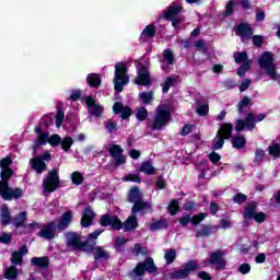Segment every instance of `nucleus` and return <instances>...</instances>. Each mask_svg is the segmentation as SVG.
Returning a JSON list of instances; mask_svg holds the SVG:
<instances>
[{
	"mask_svg": "<svg viewBox=\"0 0 280 280\" xmlns=\"http://www.w3.org/2000/svg\"><path fill=\"white\" fill-rule=\"evenodd\" d=\"M27 253V245H23L19 250H15L11 254V264H13L14 266H22L23 257H25Z\"/></svg>",
	"mask_w": 280,
	"mask_h": 280,
	"instance_id": "obj_22",
	"label": "nucleus"
},
{
	"mask_svg": "<svg viewBox=\"0 0 280 280\" xmlns=\"http://www.w3.org/2000/svg\"><path fill=\"white\" fill-rule=\"evenodd\" d=\"M35 132L38 135L37 139L35 140V144L33 147L34 152H36L39 145H45L49 143L52 147L59 145L61 143L60 136L52 135L49 137V132H43L40 126L35 128Z\"/></svg>",
	"mask_w": 280,
	"mask_h": 280,
	"instance_id": "obj_4",
	"label": "nucleus"
},
{
	"mask_svg": "<svg viewBox=\"0 0 280 280\" xmlns=\"http://www.w3.org/2000/svg\"><path fill=\"white\" fill-rule=\"evenodd\" d=\"M208 235H211V228L209 225L203 226L196 233V237H208Z\"/></svg>",
	"mask_w": 280,
	"mask_h": 280,
	"instance_id": "obj_50",
	"label": "nucleus"
},
{
	"mask_svg": "<svg viewBox=\"0 0 280 280\" xmlns=\"http://www.w3.org/2000/svg\"><path fill=\"white\" fill-rule=\"evenodd\" d=\"M126 242H128V241L125 237L117 236L115 240L116 248H121V246H124V244H126Z\"/></svg>",
	"mask_w": 280,
	"mask_h": 280,
	"instance_id": "obj_64",
	"label": "nucleus"
},
{
	"mask_svg": "<svg viewBox=\"0 0 280 280\" xmlns=\"http://www.w3.org/2000/svg\"><path fill=\"white\" fill-rule=\"evenodd\" d=\"M13 174L14 172L12 168H4L0 174V196L3 198V200L19 199L21 196H23V190L21 188L12 189L8 184V180L12 178Z\"/></svg>",
	"mask_w": 280,
	"mask_h": 280,
	"instance_id": "obj_1",
	"label": "nucleus"
},
{
	"mask_svg": "<svg viewBox=\"0 0 280 280\" xmlns=\"http://www.w3.org/2000/svg\"><path fill=\"white\" fill-rule=\"evenodd\" d=\"M178 84V77H168L163 84V93H168L172 86Z\"/></svg>",
	"mask_w": 280,
	"mask_h": 280,
	"instance_id": "obj_36",
	"label": "nucleus"
},
{
	"mask_svg": "<svg viewBox=\"0 0 280 280\" xmlns=\"http://www.w3.org/2000/svg\"><path fill=\"white\" fill-rule=\"evenodd\" d=\"M198 270V264L196 261H189L178 270H175L171 273V279H187L189 272Z\"/></svg>",
	"mask_w": 280,
	"mask_h": 280,
	"instance_id": "obj_11",
	"label": "nucleus"
},
{
	"mask_svg": "<svg viewBox=\"0 0 280 280\" xmlns=\"http://www.w3.org/2000/svg\"><path fill=\"white\" fill-rule=\"evenodd\" d=\"M73 222V212L67 211L61 214L59 222L56 224L58 231H67L69 225Z\"/></svg>",
	"mask_w": 280,
	"mask_h": 280,
	"instance_id": "obj_21",
	"label": "nucleus"
},
{
	"mask_svg": "<svg viewBox=\"0 0 280 280\" xmlns=\"http://www.w3.org/2000/svg\"><path fill=\"white\" fill-rule=\"evenodd\" d=\"M66 244L70 250H82V242L80 235L75 232H68L65 234Z\"/></svg>",
	"mask_w": 280,
	"mask_h": 280,
	"instance_id": "obj_14",
	"label": "nucleus"
},
{
	"mask_svg": "<svg viewBox=\"0 0 280 280\" xmlns=\"http://www.w3.org/2000/svg\"><path fill=\"white\" fill-rule=\"evenodd\" d=\"M138 228L139 222L137 221V213H132L127 218V220L124 223H121V229H124V231L126 232L135 231Z\"/></svg>",
	"mask_w": 280,
	"mask_h": 280,
	"instance_id": "obj_26",
	"label": "nucleus"
},
{
	"mask_svg": "<svg viewBox=\"0 0 280 280\" xmlns=\"http://www.w3.org/2000/svg\"><path fill=\"white\" fill-rule=\"evenodd\" d=\"M129 202H133V207L131 209V213H139L141 211L142 213H145V211H150L152 209V206L150 203L143 201V195L141 194V190L139 188L133 187L129 191Z\"/></svg>",
	"mask_w": 280,
	"mask_h": 280,
	"instance_id": "obj_3",
	"label": "nucleus"
},
{
	"mask_svg": "<svg viewBox=\"0 0 280 280\" xmlns=\"http://www.w3.org/2000/svg\"><path fill=\"white\" fill-rule=\"evenodd\" d=\"M108 152L113 159H116V165H124L126 163V156H124V149L118 144H113Z\"/></svg>",
	"mask_w": 280,
	"mask_h": 280,
	"instance_id": "obj_18",
	"label": "nucleus"
},
{
	"mask_svg": "<svg viewBox=\"0 0 280 280\" xmlns=\"http://www.w3.org/2000/svg\"><path fill=\"white\" fill-rule=\"evenodd\" d=\"M31 261L33 266H38L39 268H47L49 266L48 257H33Z\"/></svg>",
	"mask_w": 280,
	"mask_h": 280,
	"instance_id": "obj_37",
	"label": "nucleus"
},
{
	"mask_svg": "<svg viewBox=\"0 0 280 280\" xmlns=\"http://www.w3.org/2000/svg\"><path fill=\"white\" fill-rule=\"evenodd\" d=\"M136 117L138 121H145L148 119V109L145 107H138L136 109Z\"/></svg>",
	"mask_w": 280,
	"mask_h": 280,
	"instance_id": "obj_43",
	"label": "nucleus"
},
{
	"mask_svg": "<svg viewBox=\"0 0 280 280\" xmlns=\"http://www.w3.org/2000/svg\"><path fill=\"white\" fill-rule=\"evenodd\" d=\"M19 275H21V270L19 268H16V266H14V265L10 266L4 271V277L8 280H15L19 277Z\"/></svg>",
	"mask_w": 280,
	"mask_h": 280,
	"instance_id": "obj_31",
	"label": "nucleus"
},
{
	"mask_svg": "<svg viewBox=\"0 0 280 280\" xmlns=\"http://www.w3.org/2000/svg\"><path fill=\"white\" fill-rule=\"evenodd\" d=\"M85 104L89 106V113L95 117H100L104 113V107L100 103L95 102L93 97L88 96L85 98Z\"/></svg>",
	"mask_w": 280,
	"mask_h": 280,
	"instance_id": "obj_19",
	"label": "nucleus"
},
{
	"mask_svg": "<svg viewBox=\"0 0 280 280\" xmlns=\"http://www.w3.org/2000/svg\"><path fill=\"white\" fill-rule=\"evenodd\" d=\"M126 65L122 62H118L115 66V77H114V89L117 93H121L124 91V86L128 84L129 78L126 74Z\"/></svg>",
	"mask_w": 280,
	"mask_h": 280,
	"instance_id": "obj_6",
	"label": "nucleus"
},
{
	"mask_svg": "<svg viewBox=\"0 0 280 280\" xmlns=\"http://www.w3.org/2000/svg\"><path fill=\"white\" fill-rule=\"evenodd\" d=\"M0 220L3 226H8L12 220V215L10 214V208L8 206H2L0 211Z\"/></svg>",
	"mask_w": 280,
	"mask_h": 280,
	"instance_id": "obj_28",
	"label": "nucleus"
},
{
	"mask_svg": "<svg viewBox=\"0 0 280 280\" xmlns=\"http://www.w3.org/2000/svg\"><path fill=\"white\" fill-rule=\"evenodd\" d=\"M244 218L245 220H255V222L266 221V214L257 212V203L255 202H250L245 207Z\"/></svg>",
	"mask_w": 280,
	"mask_h": 280,
	"instance_id": "obj_10",
	"label": "nucleus"
},
{
	"mask_svg": "<svg viewBox=\"0 0 280 280\" xmlns=\"http://www.w3.org/2000/svg\"><path fill=\"white\" fill-rule=\"evenodd\" d=\"M268 152L271 156H275V159H279L280 156V144L273 143L268 147Z\"/></svg>",
	"mask_w": 280,
	"mask_h": 280,
	"instance_id": "obj_45",
	"label": "nucleus"
},
{
	"mask_svg": "<svg viewBox=\"0 0 280 280\" xmlns=\"http://www.w3.org/2000/svg\"><path fill=\"white\" fill-rule=\"evenodd\" d=\"M266 159V152L261 149H257L255 152V163H261Z\"/></svg>",
	"mask_w": 280,
	"mask_h": 280,
	"instance_id": "obj_56",
	"label": "nucleus"
},
{
	"mask_svg": "<svg viewBox=\"0 0 280 280\" xmlns=\"http://www.w3.org/2000/svg\"><path fill=\"white\" fill-rule=\"evenodd\" d=\"M92 253L94 255V259H108V257H110V254H108V252L102 246L95 247Z\"/></svg>",
	"mask_w": 280,
	"mask_h": 280,
	"instance_id": "obj_34",
	"label": "nucleus"
},
{
	"mask_svg": "<svg viewBox=\"0 0 280 280\" xmlns=\"http://www.w3.org/2000/svg\"><path fill=\"white\" fill-rule=\"evenodd\" d=\"M265 119H266V114H259L256 118L255 114L249 113L245 120H242V119L236 120L235 130L236 132H242L245 129L253 130L257 121H264Z\"/></svg>",
	"mask_w": 280,
	"mask_h": 280,
	"instance_id": "obj_9",
	"label": "nucleus"
},
{
	"mask_svg": "<svg viewBox=\"0 0 280 280\" xmlns=\"http://www.w3.org/2000/svg\"><path fill=\"white\" fill-rule=\"evenodd\" d=\"M171 115L172 114H170V110H167L165 105H159L155 109L153 119L147 121L148 128L151 130H161L165 128L170 122Z\"/></svg>",
	"mask_w": 280,
	"mask_h": 280,
	"instance_id": "obj_2",
	"label": "nucleus"
},
{
	"mask_svg": "<svg viewBox=\"0 0 280 280\" xmlns=\"http://www.w3.org/2000/svg\"><path fill=\"white\" fill-rule=\"evenodd\" d=\"M248 104H250V98H248V96L243 97V100L238 104L240 115H242V113H244V108H247Z\"/></svg>",
	"mask_w": 280,
	"mask_h": 280,
	"instance_id": "obj_52",
	"label": "nucleus"
},
{
	"mask_svg": "<svg viewBox=\"0 0 280 280\" xmlns=\"http://www.w3.org/2000/svg\"><path fill=\"white\" fill-rule=\"evenodd\" d=\"M163 58H164V62H166V65H174V54L172 52V50L170 49H165L163 52Z\"/></svg>",
	"mask_w": 280,
	"mask_h": 280,
	"instance_id": "obj_47",
	"label": "nucleus"
},
{
	"mask_svg": "<svg viewBox=\"0 0 280 280\" xmlns=\"http://www.w3.org/2000/svg\"><path fill=\"white\" fill-rule=\"evenodd\" d=\"M145 275V267H143V261L138 262L133 269V277L142 278Z\"/></svg>",
	"mask_w": 280,
	"mask_h": 280,
	"instance_id": "obj_46",
	"label": "nucleus"
},
{
	"mask_svg": "<svg viewBox=\"0 0 280 280\" xmlns=\"http://www.w3.org/2000/svg\"><path fill=\"white\" fill-rule=\"evenodd\" d=\"M142 264L147 272H156V265H154V259H152V257H148L144 261H142Z\"/></svg>",
	"mask_w": 280,
	"mask_h": 280,
	"instance_id": "obj_39",
	"label": "nucleus"
},
{
	"mask_svg": "<svg viewBox=\"0 0 280 280\" xmlns=\"http://www.w3.org/2000/svg\"><path fill=\"white\" fill-rule=\"evenodd\" d=\"M86 82L90 86L97 89V86H102V77L97 73H90L86 77Z\"/></svg>",
	"mask_w": 280,
	"mask_h": 280,
	"instance_id": "obj_30",
	"label": "nucleus"
},
{
	"mask_svg": "<svg viewBox=\"0 0 280 280\" xmlns=\"http://www.w3.org/2000/svg\"><path fill=\"white\" fill-rule=\"evenodd\" d=\"M56 222H49L38 233L39 237H44V240H54L56 237Z\"/></svg>",
	"mask_w": 280,
	"mask_h": 280,
	"instance_id": "obj_20",
	"label": "nucleus"
},
{
	"mask_svg": "<svg viewBox=\"0 0 280 280\" xmlns=\"http://www.w3.org/2000/svg\"><path fill=\"white\" fill-rule=\"evenodd\" d=\"M10 165H12V159L10 156H7L0 161V167L2 170H9L8 167H10Z\"/></svg>",
	"mask_w": 280,
	"mask_h": 280,
	"instance_id": "obj_59",
	"label": "nucleus"
},
{
	"mask_svg": "<svg viewBox=\"0 0 280 280\" xmlns=\"http://www.w3.org/2000/svg\"><path fill=\"white\" fill-rule=\"evenodd\" d=\"M261 69H265L271 80H277V68L275 66V56L270 51H265L258 60Z\"/></svg>",
	"mask_w": 280,
	"mask_h": 280,
	"instance_id": "obj_7",
	"label": "nucleus"
},
{
	"mask_svg": "<svg viewBox=\"0 0 280 280\" xmlns=\"http://www.w3.org/2000/svg\"><path fill=\"white\" fill-rule=\"evenodd\" d=\"M155 34H156V28L154 27V25L153 24H151V25H148L144 30H143V32H142V34H141V40H148V39H150V38H154V36H155Z\"/></svg>",
	"mask_w": 280,
	"mask_h": 280,
	"instance_id": "obj_32",
	"label": "nucleus"
},
{
	"mask_svg": "<svg viewBox=\"0 0 280 280\" xmlns=\"http://www.w3.org/2000/svg\"><path fill=\"white\" fill-rule=\"evenodd\" d=\"M231 135H233V125L229 122L221 125L212 141L213 150H222L224 147V139H231Z\"/></svg>",
	"mask_w": 280,
	"mask_h": 280,
	"instance_id": "obj_8",
	"label": "nucleus"
},
{
	"mask_svg": "<svg viewBox=\"0 0 280 280\" xmlns=\"http://www.w3.org/2000/svg\"><path fill=\"white\" fill-rule=\"evenodd\" d=\"M209 264L217 266L219 270L224 269L226 266V260L224 259V252L217 250L210 254Z\"/></svg>",
	"mask_w": 280,
	"mask_h": 280,
	"instance_id": "obj_17",
	"label": "nucleus"
},
{
	"mask_svg": "<svg viewBox=\"0 0 280 280\" xmlns=\"http://www.w3.org/2000/svg\"><path fill=\"white\" fill-rule=\"evenodd\" d=\"M73 143V139L71 137H66L62 141H61V149L65 150V152H69L71 145Z\"/></svg>",
	"mask_w": 280,
	"mask_h": 280,
	"instance_id": "obj_48",
	"label": "nucleus"
},
{
	"mask_svg": "<svg viewBox=\"0 0 280 280\" xmlns=\"http://www.w3.org/2000/svg\"><path fill=\"white\" fill-rule=\"evenodd\" d=\"M93 220H95V212L90 207L85 208L82 214L81 225L89 228L93 224Z\"/></svg>",
	"mask_w": 280,
	"mask_h": 280,
	"instance_id": "obj_27",
	"label": "nucleus"
},
{
	"mask_svg": "<svg viewBox=\"0 0 280 280\" xmlns=\"http://www.w3.org/2000/svg\"><path fill=\"white\" fill-rule=\"evenodd\" d=\"M136 67L138 69V78L136 79V84H141L142 86H148L150 84V72L148 68L141 62L137 61Z\"/></svg>",
	"mask_w": 280,
	"mask_h": 280,
	"instance_id": "obj_13",
	"label": "nucleus"
},
{
	"mask_svg": "<svg viewBox=\"0 0 280 280\" xmlns=\"http://www.w3.org/2000/svg\"><path fill=\"white\" fill-rule=\"evenodd\" d=\"M233 56L237 65H242V62H246L248 60V54H246V51L234 52Z\"/></svg>",
	"mask_w": 280,
	"mask_h": 280,
	"instance_id": "obj_44",
	"label": "nucleus"
},
{
	"mask_svg": "<svg viewBox=\"0 0 280 280\" xmlns=\"http://www.w3.org/2000/svg\"><path fill=\"white\" fill-rule=\"evenodd\" d=\"M180 12H183V7L171 4L168 10L164 13V19L172 21L173 27H176L178 23H180V18H176Z\"/></svg>",
	"mask_w": 280,
	"mask_h": 280,
	"instance_id": "obj_15",
	"label": "nucleus"
},
{
	"mask_svg": "<svg viewBox=\"0 0 280 280\" xmlns=\"http://www.w3.org/2000/svg\"><path fill=\"white\" fill-rule=\"evenodd\" d=\"M253 43L256 47H261V45H264V36H261V35L254 36Z\"/></svg>",
	"mask_w": 280,
	"mask_h": 280,
	"instance_id": "obj_63",
	"label": "nucleus"
},
{
	"mask_svg": "<svg viewBox=\"0 0 280 280\" xmlns=\"http://www.w3.org/2000/svg\"><path fill=\"white\" fill-rule=\"evenodd\" d=\"M25 220H27V212H21L13 219L12 224L19 229V226L25 224Z\"/></svg>",
	"mask_w": 280,
	"mask_h": 280,
	"instance_id": "obj_38",
	"label": "nucleus"
},
{
	"mask_svg": "<svg viewBox=\"0 0 280 280\" xmlns=\"http://www.w3.org/2000/svg\"><path fill=\"white\" fill-rule=\"evenodd\" d=\"M167 220L165 219H160L159 221H153L150 225L149 229L150 231H163V229H167Z\"/></svg>",
	"mask_w": 280,
	"mask_h": 280,
	"instance_id": "obj_33",
	"label": "nucleus"
},
{
	"mask_svg": "<svg viewBox=\"0 0 280 280\" xmlns=\"http://www.w3.org/2000/svg\"><path fill=\"white\" fill-rule=\"evenodd\" d=\"M139 100L144 105L152 104V100H154V94L152 92H142L139 94Z\"/></svg>",
	"mask_w": 280,
	"mask_h": 280,
	"instance_id": "obj_40",
	"label": "nucleus"
},
{
	"mask_svg": "<svg viewBox=\"0 0 280 280\" xmlns=\"http://www.w3.org/2000/svg\"><path fill=\"white\" fill-rule=\"evenodd\" d=\"M83 180H84V177L80 172L72 173V183L74 185H82Z\"/></svg>",
	"mask_w": 280,
	"mask_h": 280,
	"instance_id": "obj_54",
	"label": "nucleus"
},
{
	"mask_svg": "<svg viewBox=\"0 0 280 280\" xmlns=\"http://www.w3.org/2000/svg\"><path fill=\"white\" fill-rule=\"evenodd\" d=\"M31 170H34L36 174H43L47 172V164L40 159V156H35L30 160Z\"/></svg>",
	"mask_w": 280,
	"mask_h": 280,
	"instance_id": "obj_23",
	"label": "nucleus"
},
{
	"mask_svg": "<svg viewBox=\"0 0 280 280\" xmlns=\"http://www.w3.org/2000/svg\"><path fill=\"white\" fill-rule=\"evenodd\" d=\"M235 33L242 40H244V38H250V36H253V28L250 27V24L242 23L235 27Z\"/></svg>",
	"mask_w": 280,
	"mask_h": 280,
	"instance_id": "obj_24",
	"label": "nucleus"
},
{
	"mask_svg": "<svg viewBox=\"0 0 280 280\" xmlns=\"http://www.w3.org/2000/svg\"><path fill=\"white\" fill-rule=\"evenodd\" d=\"M205 218H207L206 213H199L190 218V220H191V223L196 225V224H200V222H202Z\"/></svg>",
	"mask_w": 280,
	"mask_h": 280,
	"instance_id": "obj_58",
	"label": "nucleus"
},
{
	"mask_svg": "<svg viewBox=\"0 0 280 280\" xmlns=\"http://www.w3.org/2000/svg\"><path fill=\"white\" fill-rule=\"evenodd\" d=\"M122 180H125V183H141V177L137 174H129L122 177Z\"/></svg>",
	"mask_w": 280,
	"mask_h": 280,
	"instance_id": "obj_51",
	"label": "nucleus"
},
{
	"mask_svg": "<svg viewBox=\"0 0 280 280\" xmlns=\"http://www.w3.org/2000/svg\"><path fill=\"white\" fill-rule=\"evenodd\" d=\"M62 121H65V112H62V109H58L56 115L57 128H60L62 126Z\"/></svg>",
	"mask_w": 280,
	"mask_h": 280,
	"instance_id": "obj_55",
	"label": "nucleus"
},
{
	"mask_svg": "<svg viewBox=\"0 0 280 280\" xmlns=\"http://www.w3.org/2000/svg\"><path fill=\"white\" fill-rule=\"evenodd\" d=\"M113 112L115 115H119V113H121V119H128V117L132 115V109H130V107L124 106V104L120 102L114 104Z\"/></svg>",
	"mask_w": 280,
	"mask_h": 280,
	"instance_id": "obj_25",
	"label": "nucleus"
},
{
	"mask_svg": "<svg viewBox=\"0 0 280 280\" xmlns=\"http://www.w3.org/2000/svg\"><path fill=\"white\" fill-rule=\"evenodd\" d=\"M100 224L101 226H112L115 231H121V220L117 217H110V214L102 215Z\"/></svg>",
	"mask_w": 280,
	"mask_h": 280,
	"instance_id": "obj_16",
	"label": "nucleus"
},
{
	"mask_svg": "<svg viewBox=\"0 0 280 280\" xmlns=\"http://www.w3.org/2000/svg\"><path fill=\"white\" fill-rule=\"evenodd\" d=\"M218 229H231V221L229 219H221Z\"/></svg>",
	"mask_w": 280,
	"mask_h": 280,
	"instance_id": "obj_61",
	"label": "nucleus"
},
{
	"mask_svg": "<svg viewBox=\"0 0 280 280\" xmlns=\"http://www.w3.org/2000/svg\"><path fill=\"white\" fill-rule=\"evenodd\" d=\"M104 126L109 133L117 132V122L115 120H107Z\"/></svg>",
	"mask_w": 280,
	"mask_h": 280,
	"instance_id": "obj_49",
	"label": "nucleus"
},
{
	"mask_svg": "<svg viewBox=\"0 0 280 280\" xmlns=\"http://www.w3.org/2000/svg\"><path fill=\"white\" fill-rule=\"evenodd\" d=\"M102 233H104V230H95L92 232L88 240L84 243L82 242L81 250H83V253H93L95 250V244H97V237H100Z\"/></svg>",
	"mask_w": 280,
	"mask_h": 280,
	"instance_id": "obj_12",
	"label": "nucleus"
},
{
	"mask_svg": "<svg viewBox=\"0 0 280 280\" xmlns=\"http://www.w3.org/2000/svg\"><path fill=\"white\" fill-rule=\"evenodd\" d=\"M139 172H142L143 174H147L148 176H154L156 168H154V166H152V162L145 161V162L141 163V165L139 167Z\"/></svg>",
	"mask_w": 280,
	"mask_h": 280,
	"instance_id": "obj_29",
	"label": "nucleus"
},
{
	"mask_svg": "<svg viewBox=\"0 0 280 280\" xmlns=\"http://www.w3.org/2000/svg\"><path fill=\"white\" fill-rule=\"evenodd\" d=\"M232 144L237 150H242L246 145V138L244 136L237 135L232 138Z\"/></svg>",
	"mask_w": 280,
	"mask_h": 280,
	"instance_id": "obj_35",
	"label": "nucleus"
},
{
	"mask_svg": "<svg viewBox=\"0 0 280 280\" xmlns=\"http://www.w3.org/2000/svg\"><path fill=\"white\" fill-rule=\"evenodd\" d=\"M42 187L44 189V196L54 194L58 187H60V177L58 176V168L49 171L43 180Z\"/></svg>",
	"mask_w": 280,
	"mask_h": 280,
	"instance_id": "obj_5",
	"label": "nucleus"
},
{
	"mask_svg": "<svg viewBox=\"0 0 280 280\" xmlns=\"http://www.w3.org/2000/svg\"><path fill=\"white\" fill-rule=\"evenodd\" d=\"M233 200L236 202V205H244V202L248 200V197L242 192H238L233 197Z\"/></svg>",
	"mask_w": 280,
	"mask_h": 280,
	"instance_id": "obj_53",
	"label": "nucleus"
},
{
	"mask_svg": "<svg viewBox=\"0 0 280 280\" xmlns=\"http://www.w3.org/2000/svg\"><path fill=\"white\" fill-rule=\"evenodd\" d=\"M131 253L135 257H139V255H148V248L143 247V245L141 244H136L132 248H131Z\"/></svg>",
	"mask_w": 280,
	"mask_h": 280,
	"instance_id": "obj_41",
	"label": "nucleus"
},
{
	"mask_svg": "<svg viewBox=\"0 0 280 280\" xmlns=\"http://www.w3.org/2000/svg\"><path fill=\"white\" fill-rule=\"evenodd\" d=\"M178 201L176 199H173L168 206V212L171 215H174L178 211Z\"/></svg>",
	"mask_w": 280,
	"mask_h": 280,
	"instance_id": "obj_57",
	"label": "nucleus"
},
{
	"mask_svg": "<svg viewBox=\"0 0 280 280\" xmlns=\"http://www.w3.org/2000/svg\"><path fill=\"white\" fill-rule=\"evenodd\" d=\"M164 259H165L167 266H170V264H174V261L176 259V249H166Z\"/></svg>",
	"mask_w": 280,
	"mask_h": 280,
	"instance_id": "obj_42",
	"label": "nucleus"
},
{
	"mask_svg": "<svg viewBox=\"0 0 280 280\" xmlns=\"http://www.w3.org/2000/svg\"><path fill=\"white\" fill-rule=\"evenodd\" d=\"M0 242L2 244H10V242H12V235L9 234V233H3L1 236H0Z\"/></svg>",
	"mask_w": 280,
	"mask_h": 280,
	"instance_id": "obj_62",
	"label": "nucleus"
},
{
	"mask_svg": "<svg viewBox=\"0 0 280 280\" xmlns=\"http://www.w3.org/2000/svg\"><path fill=\"white\" fill-rule=\"evenodd\" d=\"M197 113H198V115L203 117V115H207V113H209V105H207V104L198 105Z\"/></svg>",
	"mask_w": 280,
	"mask_h": 280,
	"instance_id": "obj_60",
	"label": "nucleus"
}]
</instances>
